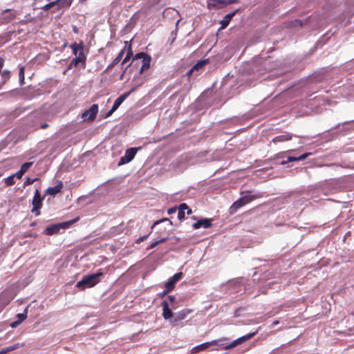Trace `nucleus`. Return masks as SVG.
Listing matches in <instances>:
<instances>
[{
	"mask_svg": "<svg viewBox=\"0 0 354 354\" xmlns=\"http://www.w3.org/2000/svg\"><path fill=\"white\" fill-rule=\"evenodd\" d=\"M256 333H257V332H252L246 335H243L239 338H237L236 339L233 341L231 344H227V345L225 343V342H227V339L225 338L218 339V340H213L212 342H205L203 344H201L198 346L194 347L192 349V353H196L199 352L200 351L205 350L211 345H218V346H223V348L225 349H230V348H234V347L236 346L237 345L250 339V338L254 337L256 335Z\"/></svg>",
	"mask_w": 354,
	"mask_h": 354,
	"instance_id": "1",
	"label": "nucleus"
},
{
	"mask_svg": "<svg viewBox=\"0 0 354 354\" xmlns=\"http://www.w3.org/2000/svg\"><path fill=\"white\" fill-rule=\"evenodd\" d=\"M260 196V193H254L252 191L241 192V197L231 205L230 208V213L233 214L236 212L239 208L245 205Z\"/></svg>",
	"mask_w": 354,
	"mask_h": 354,
	"instance_id": "2",
	"label": "nucleus"
},
{
	"mask_svg": "<svg viewBox=\"0 0 354 354\" xmlns=\"http://www.w3.org/2000/svg\"><path fill=\"white\" fill-rule=\"evenodd\" d=\"M102 276L103 273L102 272L85 275L82 277V280L77 283L76 287L82 290L86 288H91L100 281V278Z\"/></svg>",
	"mask_w": 354,
	"mask_h": 354,
	"instance_id": "3",
	"label": "nucleus"
},
{
	"mask_svg": "<svg viewBox=\"0 0 354 354\" xmlns=\"http://www.w3.org/2000/svg\"><path fill=\"white\" fill-rule=\"evenodd\" d=\"M79 220V217H76L73 220H70L66 222L51 225L46 227L45 230V234L46 235H53L59 232L60 230H65L69 227L74 223Z\"/></svg>",
	"mask_w": 354,
	"mask_h": 354,
	"instance_id": "4",
	"label": "nucleus"
},
{
	"mask_svg": "<svg viewBox=\"0 0 354 354\" xmlns=\"http://www.w3.org/2000/svg\"><path fill=\"white\" fill-rule=\"evenodd\" d=\"M73 0H56L45 5H40L37 7L38 9H41L44 11L48 10L50 8L57 6V8L53 12H56L59 10L61 8H68L69 7Z\"/></svg>",
	"mask_w": 354,
	"mask_h": 354,
	"instance_id": "5",
	"label": "nucleus"
},
{
	"mask_svg": "<svg viewBox=\"0 0 354 354\" xmlns=\"http://www.w3.org/2000/svg\"><path fill=\"white\" fill-rule=\"evenodd\" d=\"M227 292L230 295L243 291V286L242 279H235L227 283Z\"/></svg>",
	"mask_w": 354,
	"mask_h": 354,
	"instance_id": "6",
	"label": "nucleus"
},
{
	"mask_svg": "<svg viewBox=\"0 0 354 354\" xmlns=\"http://www.w3.org/2000/svg\"><path fill=\"white\" fill-rule=\"evenodd\" d=\"M138 149L140 148H129L127 149L124 156L120 158L118 165H122L131 162L134 158Z\"/></svg>",
	"mask_w": 354,
	"mask_h": 354,
	"instance_id": "7",
	"label": "nucleus"
},
{
	"mask_svg": "<svg viewBox=\"0 0 354 354\" xmlns=\"http://www.w3.org/2000/svg\"><path fill=\"white\" fill-rule=\"evenodd\" d=\"M98 113V106L93 104L88 109L86 110L82 114L83 121L93 120Z\"/></svg>",
	"mask_w": 354,
	"mask_h": 354,
	"instance_id": "8",
	"label": "nucleus"
},
{
	"mask_svg": "<svg viewBox=\"0 0 354 354\" xmlns=\"http://www.w3.org/2000/svg\"><path fill=\"white\" fill-rule=\"evenodd\" d=\"M133 59H141L140 72L149 68L150 66L151 57L145 53H137Z\"/></svg>",
	"mask_w": 354,
	"mask_h": 354,
	"instance_id": "9",
	"label": "nucleus"
},
{
	"mask_svg": "<svg viewBox=\"0 0 354 354\" xmlns=\"http://www.w3.org/2000/svg\"><path fill=\"white\" fill-rule=\"evenodd\" d=\"M70 47L72 49L73 54L76 58L85 62L86 57L84 53V46L82 44H77L75 42L72 44Z\"/></svg>",
	"mask_w": 354,
	"mask_h": 354,
	"instance_id": "10",
	"label": "nucleus"
},
{
	"mask_svg": "<svg viewBox=\"0 0 354 354\" xmlns=\"http://www.w3.org/2000/svg\"><path fill=\"white\" fill-rule=\"evenodd\" d=\"M238 2V0H208V8L219 9L228 4Z\"/></svg>",
	"mask_w": 354,
	"mask_h": 354,
	"instance_id": "11",
	"label": "nucleus"
},
{
	"mask_svg": "<svg viewBox=\"0 0 354 354\" xmlns=\"http://www.w3.org/2000/svg\"><path fill=\"white\" fill-rule=\"evenodd\" d=\"M42 200L43 198L41 197L39 192L38 189H36L34 198L32 199V212L34 213L36 216L39 214V209L42 205Z\"/></svg>",
	"mask_w": 354,
	"mask_h": 354,
	"instance_id": "12",
	"label": "nucleus"
},
{
	"mask_svg": "<svg viewBox=\"0 0 354 354\" xmlns=\"http://www.w3.org/2000/svg\"><path fill=\"white\" fill-rule=\"evenodd\" d=\"M183 277L182 272L176 273L173 277H170L168 281L165 283L166 292L171 291L175 286V284L178 281Z\"/></svg>",
	"mask_w": 354,
	"mask_h": 354,
	"instance_id": "13",
	"label": "nucleus"
},
{
	"mask_svg": "<svg viewBox=\"0 0 354 354\" xmlns=\"http://www.w3.org/2000/svg\"><path fill=\"white\" fill-rule=\"evenodd\" d=\"M190 313L191 310L189 309H183L178 311L174 315L173 319L170 320V323L172 325H175L177 322L185 319Z\"/></svg>",
	"mask_w": 354,
	"mask_h": 354,
	"instance_id": "14",
	"label": "nucleus"
},
{
	"mask_svg": "<svg viewBox=\"0 0 354 354\" xmlns=\"http://www.w3.org/2000/svg\"><path fill=\"white\" fill-rule=\"evenodd\" d=\"M136 89V87H134L131 88L129 91L124 93L122 94L120 96H119L113 103V105L112 106L113 111H116L118 107L121 105V104L129 96V95L135 91Z\"/></svg>",
	"mask_w": 354,
	"mask_h": 354,
	"instance_id": "15",
	"label": "nucleus"
},
{
	"mask_svg": "<svg viewBox=\"0 0 354 354\" xmlns=\"http://www.w3.org/2000/svg\"><path fill=\"white\" fill-rule=\"evenodd\" d=\"M162 316L165 319H173L174 315L173 313L169 308V303L167 300H165L162 302Z\"/></svg>",
	"mask_w": 354,
	"mask_h": 354,
	"instance_id": "16",
	"label": "nucleus"
},
{
	"mask_svg": "<svg viewBox=\"0 0 354 354\" xmlns=\"http://www.w3.org/2000/svg\"><path fill=\"white\" fill-rule=\"evenodd\" d=\"M311 154H312V153H305L299 156H288V157H287L286 160H282L281 162H280V164L283 165L287 164L288 162L303 160L306 159L307 157H308L309 156H310Z\"/></svg>",
	"mask_w": 354,
	"mask_h": 354,
	"instance_id": "17",
	"label": "nucleus"
},
{
	"mask_svg": "<svg viewBox=\"0 0 354 354\" xmlns=\"http://www.w3.org/2000/svg\"><path fill=\"white\" fill-rule=\"evenodd\" d=\"M187 210V214H192L191 209L189 208L186 203H181L178 207V218L179 220H183L185 218V211Z\"/></svg>",
	"mask_w": 354,
	"mask_h": 354,
	"instance_id": "18",
	"label": "nucleus"
},
{
	"mask_svg": "<svg viewBox=\"0 0 354 354\" xmlns=\"http://www.w3.org/2000/svg\"><path fill=\"white\" fill-rule=\"evenodd\" d=\"M212 226V221L208 218L201 219L194 223L192 225L193 228L198 229L201 227L203 228H209Z\"/></svg>",
	"mask_w": 354,
	"mask_h": 354,
	"instance_id": "19",
	"label": "nucleus"
},
{
	"mask_svg": "<svg viewBox=\"0 0 354 354\" xmlns=\"http://www.w3.org/2000/svg\"><path fill=\"white\" fill-rule=\"evenodd\" d=\"M208 59H203L198 61L196 64H194L192 68L189 71L188 74L194 73L195 71L199 72L204 66L208 63Z\"/></svg>",
	"mask_w": 354,
	"mask_h": 354,
	"instance_id": "20",
	"label": "nucleus"
},
{
	"mask_svg": "<svg viewBox=\"0 0 354 354\" xmlns=\"http://www.w3.org/2000/svg\"><path fill=\"white\" fill-rule=\"evenodd\" d=\"M292 135L290 133H284L283 134L277 136L272 139L274 143L283 142L292 139Z\"/></svg>",
	"mask_w": 354,
	"mask_h": 354,
	"instance_id": "21",
	"label": "nucleus"
},
{
	"mask_svg": "<svg viewBox=\"0 0 354 354\" xmlns=\"http://www.w3.org/2000/svg\"><path fill=\"white\" fill-rule=\"evenodd\" d=\"M62 182L59 181L58 184L54 187H48L46 189V193L51 196H55L59 192H60L62 188Z\"/></svg>",
	"mask_w": 354,
	"mask_h": 354,
	"instance_id": "22",
	"label": "nucleus"
},
{
	"mask_svg": "<svg viewBox=\"0 0 354 354\" xmlns=\"http://www.w3.org/2000/svg\"><path fill=\"white\" fill-rule=\"evenodd\" d=\"M238 10L231 12V13H229L227 15H226L223 19L221 20V24L222 25L221 28H225V27H227L230 21V20L232 19V18L235 15L236 12H237Z\"/></svg>",
	"mask_w": 354,
	"mask_h": 354,
	"instance_id": "23",
	"label": "nucleus"
},
{
	"mask_svg": "<svg viewBox=\"0 0 354 354\" xmlns=\"http://www.w3.org/2000/svg\"><path fill=\"white\" fill-rule=\"evenodd\" d=\"M125 51V48L120 50L117 57L113 60L112 63L109 65L106 70H109L116 65L122 58Z\"/></svg>",
	"mask_w": 354,
	"mask_h": 354,
	"instance_id": "24",
	"label": "nucleus"
},
{
	"mask_svg": "<svg viewBox=\"0 0 354 354\" xmlns=\"http://www.w3.org/2000/svg\"><path fill=\"white\" fill-rule=\"evenodd\" d=\"M20 346V344L19 343L15 344L13 345L9 346L8 347L3 348L0 351V354H6L7 353H9L12 351H14L17 348H18Z\"/></svg>",
	"mask_w": 354,
	"mask_h": 354,
	"instance_id": "25",
	"label": "nucleus"
},
{
	"mask_svg": "<svg viewBox=\"0 0 354 354\" xmlns=\"http://www.w3.org/2000/svg\"><path fill=\"white\" fill-rule=\"evenodd\" d=\"M24 71H25L24 66H21L19 67V80L20 84H23L24 83V79H25Z\"/></svg>",
	"mask_w": 354,
	"mask_h": 354,
	"instance_id": "26",
	"label": "nucleus"
},
{
	"mask_svg": "<svg viewBox=\"0 0 354 354\" xmlns=\"http://www.w3.org/2000/svg\"><path fill=\"white\" fill-rule=\"evenodd\" d=\"M27 310H28V307L26 308V309L24 310V312L23 313H18L17 315V321L21 324L23 321H24L26 319V318L27 317Z\"/></svg>",
	"mask_w": 354,
	"mask_h": 354,
	"instance_id": "27",
	"label": "nucleus"
},
{
	"mask_svg": "<svg viewBox=\"0 0 354 354\" xmlns=\"http://www.w3.org/2000/svg\"><path fill=\"white\" fill-rule=\"evenodd\" d=\"M85 62L78 59V58L75 57L73 59L69 64V68H72L73 67H76L80 63H84Z\"/></svg>",
	"mask_w": 354,
	"mask_h": 354,
	"instance_id": "28",
	"label": "nucleus"
},
{
	"mask_svg": "<svg viewBox=\"0 0 354 354\" xmlns=\"http://www.w3.org/2000/svg\"><path fill=\"white\" fill-rule=\"evenodd\" d=\"M1 77L3 79L2 84H5L8 80H9L10 77V73L8 70H4L1 73Z\"/></svg>",
	"mask_w": 354,
	"mask_h": 354,
	"instance_id": "29",
	"label": "nucleus"
},
{
	"mask_svg": "<svg viewBox=\"0 0 354 354\" xmlns=\"http://www.w3.org/2000/svg\"><path fill=\"white\" fill-rule=\"evenodd\" d=\"M32 164L33 162H25L21 165L20 170L23 171L24 174L26 173L28 171V169L32 165Z\"/></svg>",
	"mask_w": 354,
	"mask_h": 354,
	"instance_id": "30",
	"label": "nucleus"
},
{
	"mask_svg": "<svg viewBox=\"0 0 354 354\" xmlns=\"http://www.w3.org/2000/svg\"><path fill=\"white\" fill-rule=\"evenodd\" d=\"M167 240V238L165 237V238H162L160 240H158L153 243H152L148 248V249H153L154 248H156L158 245H159L160 243H162L164 242H165Z\"/></svg>",
	"mask_w": 354,
	"mask_h": 354,
	"instance_id": "31",
	"label": "nucleus"
},
{
	"mask_svg": "<svg viewBox=\"0 0 354 354\" xmlns=\"http://www.w3.org/2000/svg\"><path fill=\"white\" fill-rule=\"evenodd\" d=\"M14 178H15V176H13V175H11V176L7 177L5 179V183L8 186L14 185L15 183Z\"/></svg>",
	"mask_w": 354,
	"mask_h": 354,
	"instance_id": "32",
	"label": "nucleus"
},
{
	"mask_svg": "<svg viewBox=\"0 0 354 354\" xmlns=\"http://www.w3.org/2000/svg\"><path fill=\"white\" fill-rule=\"evenodd\" d=\"M36 180H37V178H27L24 183V187L28 186L29 185L32 184Z\"/></svg>",
	"mask_w": 354,
	"mask_h": 354,
	"instance_id": "33",
	"label": "nucleus"
},
{
	"mask_svg": "<svg viewBox=\"0 0 354 354\" xmlns=\"http://www.w3.org/2000/svg\"><path fill=\"white\" fill-rule=\"evenodd\" d=\"M150 233L149 234H147V235H145V236H140V238H138L136 241V243H140V242H142L144 241H145L148 236H149Z\"/></svg>",
	"mask_w": 354,
	"mask_h": 354,
	"instance_id": "34",
	"label": "nucleus"
},
{
	"mask_svg": "<svg viewBox=\"0 0 354 354\" xmlns=\"http://www.w3.org/2000/svg\"><path fill=\"white\" fill-rule=\"evenodd\" d=\"M23 175L24 173L20 169L18 171H17L15 174H13V176H15V177H16L18 179L21 178Z\"/></svg>",
	"mask_w": 354,
	"mask_h": 354,
	"instance_id": "35",
	"label": "nucleus"
},
{
	"mask_svg": "<svg viewBox=\"0 0 354 354\" xmlns=\"http://www.w3.org/2000/svg\"><path fill=\"white\" fill-rule=\"evenodd\" d=\"M177 210H178V207H171V208L168 209L167 213L169 214H172L176 213Z\"/></svg>",
	"mask_w": 354,
	"mask_h": 354,
	"instance_id": "36",
	"label": "nucleus"
},
{
	"mask_svg": "<svg viewBox=\"0 0 354 354\" xmlns=\"http://www.w3.org/2000/svg\"><path fill=\"white\" fill-rule=\"evenodd\" d=\"M291 151H294L293 150H290V151H287L286 153H288V152H291ZM286 152H283V153H279L276 156V159H278V158H283L284 157V155H285Z\"/></svg>",
	"mask_w": 354,
	"mask_h": 354,
	"instance_id": "37",
	"label": "nucleus"
},
{
	"mask_svg": "<svg viewBox=\"0 0 354 354\" xmlns=\"http://www.w3.org/2000/svg\"><path fill=\"white\" fill-rule=\"evenodd\" d=\"M160 0H149V3L150 4L149 6H155L156 5L157 3H159Z\"/></svg>",
	"mask_w": 354,
	"mask_h": 354,
	"instance_id": "38",
	"label": "nucleus"
},
{
	"mask_svg": "<svg viewBox=\"0 0 354 354\" xmlns=\"http://www.w3.org/2000/svg\"><path fill=\"white\" fill-rule=\"evenodd\" d=\"M20 324V323L16 320V321H14L13 322H12L10 326L12 327V328H16L17 326H19Z\"/></svg>",
	"mask_w": 354,
	"mask_h": 354,
	"instance_id": "39",
	"label": "nucleus"
},
{
	"mask_svg": "<svg viewBox=\"0 0 354 354\" xmlns=\"http://www.w3.org/2000/svg\"><path fill=\"white\" fill-rule=\"evenodd\" d=\"M115 111H113V108L111 109V110H109L106 114V117L108 118V117H110Z\"/></svg>",
	"mask_w": 354,
	"mask_h": 354,
	"instance_id": "40",
	"label": "nucleus"
},
{
	"mask_svg": "<svg viewBox=\"0 0 354 354\" xmlns=\"http://www.w3.org/2000/svg\"><path fill=\"white\" fill-rule=\"evenodd\" d=\"M167 220H168L167 218H165V219H162V220H160V221H156V222L153 224V225H152V228L153 227V226H154V225H157V224L160 223V222H162V221H167Z\"/></svg>",
	"mask_w": 354,
	"mask_h": 354,
	"instance_id": "41",
	"label": "nucleus"
},
{
	"mask_svg": "<svg viewBox=\"0 0 354 354\" xmlns=\"http://www.w3.org/2000/svg\"><path fill=\"white\" fill-rule=\"evenodd\" d=\"M4 64V59L0 57V69H1Z\"/></svg>",
	"mask_w": 354,
	"mask_h": 354,
	"instance_id": "42",
	"label": "nucleus"
},
{
	"mask_svg": "<svg viewBox=\"0 0 354 354\" xmlns=\"http://www.w3.org/2000/svg\"><path fill=\"white\" fill-rule=\"evenodd\" d=\"M168 300L172 303L174 300H175V297L174 296H172V295H170L168 297Z\"/></svg>",
	"mask_w": 354,
	"mask_h": 354,
	"instance_id": "43",
	"label": "nucleus"
},
{
	"mask_svg": "<svg viewBox=\"0 0 354 354\" xmlns=\"http://www.w3.org/2000/svg\"><path fill=\"white\" fill-rule=\"evenodd\" d=\"M129 58H130V57H129L128 56H126V57H124V59H123V61H122V64L126 63V62L129 60Z\"/></svg>",
	"mask_w": 354,
	"mask_h": 354,
	"instance_id": "44",
	"label": "nucleus"
},
{
	"mask_svg": "<svg viewBox=\"0 0 354 354\" xmlns=\"http://www.w3.org/2000/svg\"><path fill=\"white\" fill-rule=\"evenodd\" d=\"M180 19H178V20H177V21H176V30H177V28H178V24H179V23H180Z\"/></svg>",
	"mask_w": 354,
	"mask_h": 354,
	"instance_id": "45",
	"label": "nucleus"
},
{
	"mask_svg": "<svg viewBox=\"0 0 354 354\" xmlns=\"http://www.w3.org/2000/svg\"><path fill=\"white\" fill-rule=\"evenodd\" d=\"M168 12H176V14L178 13L175 10L170 9V8L168 9Z\"/></svg>",
	"mask_w": 354,
	"mask_h": 354,
	"instance_id": "46",
	"label": "nucleus"
},
{
	"mask_svg": "<svg viewBox=\"0 0 354 354\" xmlns=\"http://www.w3.org/2000/svg\"><path fill=\"white\" fill-rule=\"evenodd\" d=\"M48 126V124H44L41 125V128L42 129H46Z\"/></svg>",
	"mask_w": 354,
	"mask_h": 354,
	"instance_id": "47",
	"label": "nucleus"
},
{
	"mask_svg": "<svg viewBox=\"0 0 354 354\" xmlns=\"http://www.w3.org/2000/svg\"><path fill=\"white\" fill-rule=\"evenodd\" d=\"M279 323V321H277V320H276V321H274V322L272 323V325H277V324H278Z\"/></svg>",
	"mask_w": 354,
	"mask_h": 354,
	"instance_id": "48",
	"label": "nucleus"
},
{
	"mask_svg": "<svg viewBox=\"0 0 354 354\" xmlns=\"http://www.w3.org/2000/svg\"><path fill=\"white\" fill-rule=\"evenodd\" d=\"M131 54H132L131 52H128L126 56H128L129 57H130Z\"/></svg>",
	"mask_w": 354,
	"mask_h": 354,
	"instance_id": "49",
	"label": "nucleus"
},
{
	"mask_svg": "<svg viewBox=\"0 0 354 354\" xmlns=\"http://www.w3.org/2000/svg\"><path fill=\"white\" fill-rule=\"evenodd\" d=\"M73 31L75 32H77V28L75 26L73 28Z\"/></svg>",
	"mask_w": 354,
	"mask_h": 354,
	"instance_id": "50",
	"label": "nucleus"
},
{
	"mask_svg": "<svg viewBox=\"0 0 354 354\" xmlns=\"http://www.w3.org/2000/svg\"><path fill=\"white\" fill-rule=\"evenodd\" d=\"M168 292H166V290L165 291H163L162 292V295L165 296L167 294Z\"/></svg>",
	"mask_w": 354,
	"mask_h": 354,
	"instance_id": "51",
	"label": "nucleus"
}]
</instances>
